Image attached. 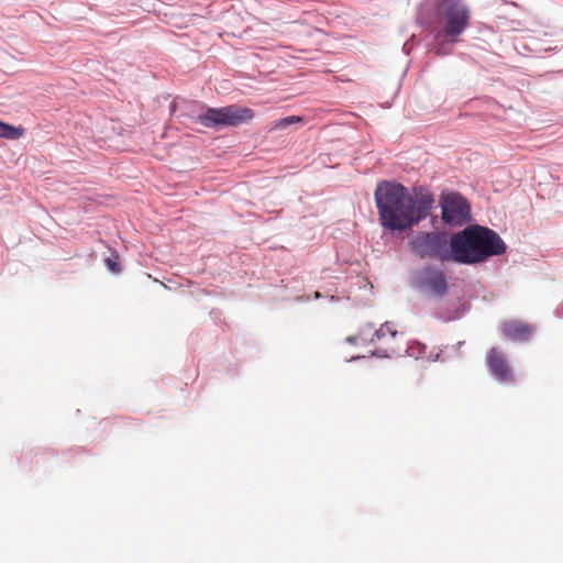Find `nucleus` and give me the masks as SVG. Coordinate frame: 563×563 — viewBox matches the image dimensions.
Masks as SVG:
<instances>
[{
    "instance_id": "f257e3e1",
    "label": "nucleus",
    "mask_w": 563,
    "mask_h": 563,
    "mask_svg": "<svg viewBox=\"0 0 563 563\" xmlns=\"http://www.w3.org/2000/svg\"><path fill=\"white\" fill-rule=\"evenodd\" d=\"M374 199L380 225L391 232L405 231L424 220L435 202L432 194L411 196L396 180L379 181Z\"/></svg>"
},
{
    "instance_id": "f03ea898",
    "label": "nucleus",
    "mask_w": 563,
    "mask_h": 563,
    "mask_svg": "<svg viewBox=\"0 0 563 563\" xmlns=\"http://www.w3.org/2000/svg\"><path fill=\"white\" fill-rule=\"evenodd\" d=\"M453 249L455 263L472 265L505 254L507 245L496 231L473 224L453 234Z\"/></svg>"
},
{
    "instance_id": "7ed1b4c3",
    "label": "nucleus",
    "mask_w": 563,
    "mask_h": 563,
    "mask_svg": "<svg viewBox=\"0 0 563 563\" xmlns=\"http://www.w3.org/2000/svg\"><path fill=\"white\" fill-rule=\"evenodd\" d=\"M416 21L421 26L442 24L440 34L455 42L470 25L471 10L464 0H423Z\"/></svg>"
},
{
    "instance_id": "20e7f679",
    "label": "nucleus",
    "mask_w": 563,
    "mask_h": 563,
    "mask_svg": "<svg viewBox=\"0 0 563 563\" xmlns=\"http://www.w3.org/2000/svg\"><path fill=\"white\" fill-rule=\"evenodd\" d=\"M170 110L179 119L194 120L197 123L210 129L222 126H238L254 118V112L247 107L230 104L220 108L207 107L203 102L196 100H175Z\"/></svg>"
},
{
    "instance_id": "39448f33",
    "label": "nucleus",
    "mask_w": 563,
    "mask_h": 563,
    "mask_svg": "<svg viewBox=\"0 0 563 563\" xmlns=\"http://www.w3.org/2000/svg\"><path fill=\"white\" fill-rule=\"evenodd\" d=\"M410 252L420 258L441 263L454 262L453 235L442 231L419 232L408 243Z\"/></svg>"
},
{
    "instance_id": "423d86ee",
    "label": "nucleus",
    "mask_w": 563,
    "mask_h": 563,
    "mask_svg": "<svg viewBox=\"0 0 563 563\" xmlns=\"http://www.w3.org/2000/svg\"><path fill=\"white\" fill-rule=\"evenodd\" d=\"M441 218L444 224L461 227L471 220V205L457 191H444L440 196Z\"/></svg>"
},
{
    "instance_id": "0eeeda50",
    "label": "nucleus",
    "mask_w": 563,
    "mask_h": 563,
    "mask_svg": "<svg viewBox=\"0 0 563 563\" xmlns=\"http://www.w3.org/2000/svg\"><path fill=\"white\" fill-rule=\"evenodd\" d=\"M412 284L419 291L434 297H443L449 290V277L442 269L432 265L415 271Z\"/></svg>"
},
{
    "instance_id": "6e6552de",
    "label": "nucleus",
    "mask_w": 563,
    "mask_h": 563,
    "mask_svg": "<svg viewBox=\"0 0 563 563\" xmlns=\"http://www.w3.org/2000/svg\"><path fill=\"white\" fill-rule=\"evenodd\" d=\"M486 364L490 375L501 384L514 382L512 369L506 356L496 347H492L486 355Z\"/></svg>"
},
{
    "instance_id": "1a4fd4ad",
    "label": "nucleus",
    "mask_w": 563,
    "mask_h": 563,
    "mask_svg": "<svg viewBox=\"0 0 563 563\" xmlns=\"http://www.w3.org/2000/svg\"><path fill=\"white\" fill-rule=\"evenodd\" d=\"M501 331L514 342H525L531 336L533 328L525 322L510 320L503 323Z\"/></svg>"
},
{
    "instance_id": "9d476101",
    "label": "nucleus",
    "mask_w": 563,
    "mask_h": 563,
    "mask_svg": "<svg viewBox=\"0 0 563 563\" xmlns=\"http://www.w3.org/2000/svg\"><path fill=\"white\" fill-rule=\"evenodd\" d=\"M464 344L463 341L457 342L453 345H444L439 347L437 351H431L427 358L430 362H446L453 357L461 355V347Z\"/></svg>"
},
{
    "instance_id": "9b49d317",
    "label": "nucleus",
    "mask_w": 563,
    "mask_h": 563,
    "mask_svg": "<svg viewBox=\"0 0 563 563\" xmlns=\"http://www.w3.org/2000/svg\"><path fill=\"white\" fill-rule=\"evenodd\" d=\"M25 129L14 126L0 120V139L18 140L24 135Z\"/></svg>"
},
{
    "instance_id": "f8f14e48",
    "label": "nucleus",
    "mask_w": 563,
    "mask_h": 563,
    "mask_svg": "<svg viewBox=\"0 0 563 563\" xmlns=\"http://www.w3.org/2000/svg\"><path fill=\"white\" fill-rule=\"evenodd\" d=\"M464 311L460 309H454L452 311L446 310L442 307L437 309L434 312V317L443 322H450L454 320H459L463 317Z\"/></svg>"
},
{
    "instance_id": "ddd939ff",
    "label": "nucleus",
    "mask_w": 563,
    "mask_h": 563,
    "mask_svg": "<svg viewBox=\"0 0 563 563\" xmlns=\"http://www.w3.org/2000/svg\"><path fill=\"white\" fill-rule=\"evenodd\" d=\"M302 118L298 115H289L283 119L274 120L269 123V131L284 130L290 124L301 122Z\"/></svg>"
},
{
    "instance_id": "4468645a",
    "label": "nucleus",
    "mask_w": 563,
    "mask_h": 563,
    "mask_svg": "<svg viewBox=\"0 0 563 563\" xmlns=\"http://www.w3.org/2000/svg\"><path fill=\"white\" fill-rule=\"evenodd\" d=\"M407 353L410 355V356H415V357H421L423 356L426 353H427V345L423 344V343H420V342H412L408 349H407Z\"/></svg>"
},
{
    "instance_id": "2eb2a0df",
    "label": "nucleus",
    "mask_w": 563,
    "mask_h": 563,
    "mask_svg": "<svg viewBox=\"0 0 563 563\" xmlns=\"http://www.w3.org/2000/svg\"><path fill=\"white\" fill-rule=\"evenodd\" d=\"M390 334L393 338L396 336L397 331L393 329L391 323L385 322L380 325L379 329L375 330L373 336L377 339L384 338L386 334Z\"/></svg>"
},
{
    "instance_id": "dca6fc26",
    "label": "nucleus",
    "mask_w": 563,
    "mask_h": 563,
    "mask_svg": "<svg viewBox=\"0 0 563 563\" xmlns=\"http://www.w3.org/2000/svg\"><path fill=\"white\" fill-rule=\"evenodd\" d=\"M104 264L107 266V268L114 273V274H118L121 272V267H120V264L119 262L117 261V258H112V257H107L104 260Z\"/></svg>"
},
{
    "instance_id": "f3484780",
    "label": "nucleus",
    "mask_w": 563,
    "mask_h": 563,
    "mask_svg": "<svg viewBox=\"0 0 563 563\" xmlns=\"http://www.w3.org/2000/svg\"><path fill=\"white\" fill-rule=\"evenodd\" d=\"M362 333H363V330L356 334V335H350L345 339V341L350 344H356L358 341H364V339L362 338Z\"/></svg>"
},
{
    "instance_id": "a211bd4d",
    "label": "nucleus",
    "mask_w": 563,
    "mask_h": 563,
    "mask_svg": "<svg viewBox=\"0 0 563 563\" xmlns=\"http://www.w3.org/2000/svg\"><path fill=\"white\" fill-rule=\"evenodd\" d=\"M358 358H360V356H352V357L350 358V361H355V360H358Z\"/></svg>"
}]
</instances>
